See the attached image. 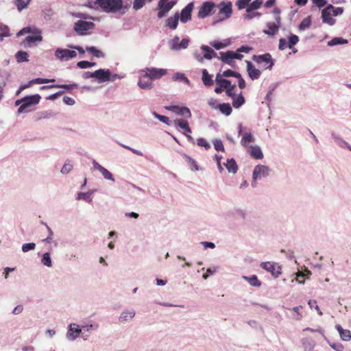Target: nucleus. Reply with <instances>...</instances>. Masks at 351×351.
<instances>
[{
    "label": "nucleus",
    "instance_id": "1",
    "mask_svg": "<svg viewBox=\"0 0 351 351\" xmlns=\"http://www.w3.org/2000/svg\"><path fill=\"white\" fill-rule=\"evenodd\" d=\"M89 8L101 10L106 13H118L121 12V0H88Z\"/></svg>",
    "mask_w": 351,
    "mask_h": 351
},
{
    "label": "nucleus",
    "instance_id": "2",
    "mask_svg": "<svg viewBox=\"0 0 351 351\" xmlns=\"http://www.w3.org/2000/svg\"><path fill=\"white\" fill-rule=\"evenodd\" d=\"M40 99L41 97L38 94L24 97L23 103L18 108L17 112L22 114L32 111L31 106L38 104Z\"/></svg>",
    "mask_w": 351,
    "mask_h": 351
},
{
    "label": "nucleus",
    "instance_id": "3",
    "mask_svg": "<svg viewBox=\"0 0 351 351\" xmlns=\"http://www.w3.org/2000/svg\"><path fill=\"white\" fill-rule=\"evenodd\" d=\"M176 0H159L157 5L158 19L165 17L168 12L176 5Z\"/></svg>",
    "mask_w": 351,
    "mask_h": 351
},
{
    "label": "nucleus",
    "instance_id": "4",
    "mask_svg": "<svg viewBox=\"0 0 351 351\" xmlns=\"http://www.w3.org/2000/svg\"><path fill=\"white\" fill-rule=\"evenodd\" d=\"M200 49L202 51L204 52V54L203 56L201 55L200 53H199L197 51H195L193 53V57L200 63H203L204 61V59L206 60H211L213 58L217 57V53L210 47L202 45L200 47Z\"/></svg>",
    "mask_w": 351,
    "mask_h": 351
},
{
    "label": "nucleus",
    "instance_id": "5",
    "mask_svg": "<svg viewBox=\"0 0 351 351\" xmlns=\"http://www.w3.org/2000/svg\"><path fill=\"white\" fill-rule=\"evenodd\" d=\"M216 7L215 3L212 1H206L199 8L197 12V17L199 19H205L215 12V8Z\"/></svg>",
    "mask_w": 351,
    "mask_h": 351
},
{
    "label": "nucleus",
    "instance_id": "6",
    "mask_svg": "<svg viewBox=\"0 0 351 351\" xmlns=\"http://www.w3.org/2000/svg\"><path fill=\"white\" fill-rule=\"evenodd\" d=\"M142 71L145 72L143 77H147L150 80L160 79L162 76L165 75L167 72V69L154 67L145 68Z\"/></svg>",
    "mask_w": 351,
    "mask_h": 351
},
{
    "label": "nucleus",
    "instance_id": "7",
    "mask_svg": "<svg viewBox=\"0 0 351 351\" xmlns=\"http://www.w3.org/2000/svg\"><path fill=\"white\" fill-rule=\"evenodd\" d=\"M217 7L219 8L218 14H224V17L218 19L217 21H222L231 17L232 14V3L231 1H223L218 4Z\"/></svg>",
    "mask_w": 351,
    "mask_h": 351
},
{
    "label": "nucleus",
    "instance_id": "8",
    "mask_svg": "<svg viewBox=\"0 0 351 351\" xmlns=\"http://www.w3.org/2000/svg\"><path fill=\"white\" fill-rule=\"evenodd\" d=\"M331 9H333L332 4L327 5L321 12V19L323 23H326L330 26H332L335 24L336 20L332 18V13Z\"/></svg>",
    "mask_w": 351,
    "mask_h": 351
},
{
    "label": "nucleus",
    "instance_id": "9",
    "mask_svg": "<svg viewBox=\"0 0 351 351\" xmlns=\"http://www.w3.org/2000/svg\"><path fill=\"white\" fill-rule=\"evenodd\" d=\"M252 60L258 64L265 63L267 65L265 69H271L274 65V61L269 53L262 55H254Z\"/></svg>",
    "mask_w": 351,
    "mask_h": 351
},
{
    "label": "nucleus",
    "instance_id": "10",
    "mask_svg": "<svg viewBox=\"0 0 351 351\" xmlns=\"http://www.w3.org/2000/svg\"><path fill=\"white\" fill-rule=\"evenodd\" d=\"M194 9V3H189L182 10L179 14V20L182 23H186L190 21L192 19V12Z\"/></svg>",
    "mask_w": 351,
    "mask_h": 351
},
{
    "label": "nucleus",
    "instance_id": "11",
    "mask_svg": "<svg viewBox=\"0 0 351 351\" xmlns=\"http://www.w3.org/2000/svg\"><path fill=\"white\" fill-rule=\"evenodd\" d=\"M94 27L93 22L80 20L75 23L74 30L80 35H84L86 31L93 29Z\"/></svg>",
    "mask_w": 351,
    "mask_h": 351
},
{
    "label": "nucleus",
    "instance_id": "12",
    "mask_svg": "<svg viewBox=\"0 0 351 351\" xmlns=\"http://www.w3.org/2000/svg\"><path fill=\"white\" fill-rule=\"evenodd\" d=\"M55 56L60 60H68L69 59L75 58L77 53L74 50L57 48L55 51Z\"/></svg>",
    "mask_w": 351,
    "mask_h": 351
},
{
    "label": "nucleus",
    "instance_id": "13",
    "mask_svg": "<svg viewBox=\"0 0 351 351\" xmlns=\"http://www.w3.org/2000/svg\"><path fill=\"white\" fill-rule=\"evenodd\" d=\"M215 82L217 86L215 87V92L217 94L221 93L225 88H228L230 86V81L223 78L220 73L216 75Z\"/></svg>",
    "mask_w": 351,
    "mask_h": 351
},
{
    "label": "nucleus",
    "instance_id": "14",
    "mask_svg": "<svg viewBox=\"0 0 351 351\" xmlns=\"http://www.w3.org/2000/svg\"><path fill=\"white\" fill-rule=\"evenodd\" d=\"M165 108L176 114L182 116L184 118H189L191 116V113L189 108L185 106H166Z\"/></svg>",
    "mask_w": 351,
    "mask_h": 351
},
{
    "label": "nucleus",
    "instance_id": "15",
    "mask_svg": "<svg viewBox=\"0 0 351 351\" xmlns=\"http://www.w3.org/2000/svg\"><path fill=\"white\" fill-rule=\"evenodd\" d=\"M111 72L109 69H99L95 71V78L99 83L110 81Z\"/></svg>",
    "mask_w": 351,
    "mask_h": 351
},
{
    "label": "nucleus",
    "instance_id": "16",
    "mask_svg": "<svg viewBox=\"0 0 351 351\" xmlns=\"http://www.w3.org/2000/svg\"><path fill=\"white\" fill-rule=\"evenodd\" d=\"M261 267L267 270V271L270 272L273 276L275 278L278 277V276L280 274V267L275 263H271V262H266V263H262L261 265Z\"/></svg>",
    "mask_w": 351,
    "mask_h": 351
},
{
    "label": "nucleus",
    "instance_id": "17",
    "mask_svg": "<svg viewBox=\"0 0 351 351\" xmlns=\"http://www.w3.org/2000/svg\"><path fill=\"white\" fill-rule=\"evenodd\" d=\"M269 169L265 165H257L253 171L254 180L261 179L269 175Z\"/></svg>",
    "mask_w": 351,
    "mask_h": 351
},
{
    "label": "nucleus",
    "instance_id": "18",
    "mask_svg": "<svg viewBox=\"0 0 351 351\" xmlns=\"http://www.w3.org/2000/svg\"><path fill=\"white\" fill-rule=\"evenodd\" d=\"M245 62L247 64L246 69L249 77L252 80H258L261 75V71L258 69H256L254 64L250 61L246 60Z\"/></svg>",
    "mask_w": 351,
    "mask_h": 351
},
{
    "label": "nucleus",
    "instance_id": "19",
    "mask_svg": "<svg viewBox=\"0 0 351 351\" xmlns=\"http://www.w3.org/2000/svg\"><path fill=\"white\" fill-rule=\"evenodd\" d=\"M93 165L94 169L99 171L105 179L114 181L112 174L108 169L97 162L95 160L93 161Z\"/></svg>",
    "mask_w": 351,
    "mask_h": 351
},
{
    "label": "nucleus",
    "instance_id": "20",
    "mask_svg": "<svg viewBox=\"0 0 351 351\" xmlns=\"http://www.w3.org/2000/svg\"><path fill=\"white\" fill-rule=\"evenodd\" d=\"M34 35L27 36L25 40L22 42V44L25 47H31L32 43L36 41H42L43 36L40 33H35Z\"/></svg>",
    "mask_w": 351,
    "mask_h": 351
},
{
    "label": "nucleus",
    "instance_id": "21",
    "mask_svg": "<svg viewBox=\"0 0 351 351\" xmlns=\"http://www.w3.org/2000/svg\"><path fill=\"white\" fill-rule=\"evenodd\" d=\"M266 25L269 29H264L263 33L268 36H274L278 32L281 23L275 21V23H267Z\"/></svg>",
    "mask_w": 351,
    "mask_h": 351
},
{
    "label": "nucleus",
    "instance_id": "22",
    "mask_svg": "<svg viewBox=\"0 0 351 351\" xmlns=\"http://www.w3.org/2000/svg\"><path fill=\"white\" fill-rule=\"evenodd\" d=\"M220 59L221 61L230 66H233L234 64V59H233V55L234 51H228L226 52H220Z\"/></svg>",
    "mask_w": 351,
    "mask_h": 351
},
{
    "label": "nucleus",
    "instance_id": "23",
    "mask_svg": "<svg viewBox=\"0 0 351 351\" xmlns=\"http://www.w3.org/2000/svg\"><path fill=\"white\" fill-rule=\"evenodd\" d=\"M77 87H78V84L73 83V84H71L45 85V86L40 87V90H46V89L56 88H64L69 91L73 88H77Z\"/></svg>",
    "mask_w": 351,
    "mask_h": 351
},
{
    "label": "nucleus",
    "instance_id": "24",
    "mask_svg": "<svg viewBox=\"0 0 351 351\" xmlns=\"http://www.w3.org/2000/svg\"><path fill=\"white\" fill-rule=\"evenodd\" d=\"M80 332L81 329L79 328V326L75 324H71L69 326L67 337L71 340H74L77 337L80 335Z\"/></svg>",
    "mask_w": 351,
    "mask_h": 351
},
{
    "label": "nucleus",
    "instance_id": "25",
    "mask_svg": "<svg viewBox=\"0 0 351 351\" xmlns=\"http://www.w3.org/2000/svg\"><path fill=\"white\" fill-rule=\"evenodd\" d=\"M179 21V14L176 13L173 16L169 17L165 22V25L169 29L174 30L177 28Z\"/></svg>",
    "mask_w": 351,
    "mask_h": 351
},
{
    "label": "nucleus",
    "instance_id": "26",
    "mask_svg": "<svg viewBox=\"0 0 351 351\" xmlns=\"http://www.w3.org/2000/svg\"><path fill=\"white\" fill-rule=\"evenodd\" d=\"M247 152L250 155L251 157L255 159H262L263 158V154L261 148L258 146H250L247 149Z\"/></svg>",
    "mask_w": 351,
    "mask_h": 351
},
{
    "label": "nucleus",
    "instance_id": "27",
    "mask_svg": "<svg viewBox=\"0 0 351 351\" xmlns=\"http://www.w3.org/2000/svg\"><path fill=\"white\" fill-rule=\"evenodd\" d=\"M173 124L176 127L182 130L183 132H191L188 121L184 119H176L173 121Z\"/></svg>",
    "mask_w": 351,
    "mask_h": 351
},
{
    "label": "nucleus",
    "instance_id": "28",
    "mask_svg": "<svg viewBox=\"0 0 351 351\" xmlns=\"http://www.w3.org/2000/svg\"><path fill=\"white\" fill-rule=\"evenodd\" d=\"M202 80L204 84L206 86H210L213 84L214 82L212 78V75L208 73L206 69H202Z\"/></svg>",
    "mask_w": 351,
    "mask_h": 351
},
{
    "label": "nucleus",
    "instance_id": "29",
    "mask_svg": "<svg viewBox=\"0 0 351 351\" xmlns=\"http://www.w3.org/2000/svg\"><path fill=\"white\" fill-rule=\"evenodd\" d=\"M231 98L232 99V106L235 108H239L245 103V98L241 93L238 95L235 94L234 96Z\"/></svg>",
    "mask_w": 351,
    "mask_h": 351
},
{
    "label": "nucleus",
    "instance_id": "30",
    "mask_svg": "<svg viewBox=\"0 0 351 351\" xmlns=\"http://www.w3.org/2000/svg\"><path fill=\"white\" fill-rule=\"evenodd\" d=\"M337 330L339 331L341 338L343 341H349L351 339V332L349 330H344L340 325L336 326Z\"/></svg>",
    "mask_w": 351,
    "mask_h": 351
},
{
    "label": "nucleus",
    "instance_id": "31",
    "mask_svg": "<svg viewBox=\"0 0 351 351\" xmlns=\"http://www.w3.org/2000/svg\"><path fill=\"white\" fill-rule=\"evenodd\" d=\"M35 33H40V30L34 27H25L21 29L16 34L17 36H23L25 34H35Z\"/></svg>",
    "mask_w": 351,
    "mask_h": 351
},
{
    "label": "nucleus",
    "instance_id": "32",
    "mask_svg": "<svg viewBox=\"0 0 351 351\" xmlns=\"http://www.w3.org/2000/svg\"><path fill=\"white\" fill-rule=\"evenodd\" d=\"M225 166L230 173H235L237 171L238 166L234 159L227 160Z\"/></svg>",
    "mask_w": 351,
    "mask_h": 351
},
{
    "label": "nucleus",
    "instance_id": "33",
    "mask_svg": "<svg viewBox=\"0 0 351 351\" xmlns=\"http://www.w3.org/2000/svg\"><path fill=\"white\" fill-rule=\"evenodd\" d=\"M263 3V0H254L251 3H249V5L247 6L245 12H251L254 10H256L261 7Z\"/></svg>",
    "mask_w": 351,
    "mask_h": 351
},
{
    "label": "nucleus",
    "instance_id": "34",
    "mask_svg": "<svg viewBox=\"0 0 351 351\" xmlns=\"http://www.w3.org/2000/svg\"><path fill=\"white\" fill-rule=\"evenodd\" d=\"M218 108L222 114L226 116L230 115L232 111V107L228 103H223L219 104Z\"/></svg>",
    "mask_w": 351,
    "mask_h": 351
},
{
    "label": "nucleus",
    "instance_id": "35",
    "mask_svg": "<svg viewBox=\"0 0 351 351\" xmlns=\"http://www.w3.org/2000/svg\"><path fill=\"white\" fill-rule=\"evenodd\" d=\"M172 80L173 81L183 82L184 84H186L187 85L190 84L189 80L182 73H180V72L176 73L175 74H173V75L172 77Z\"/></svg>",
    "mask_w": 351,
    "mask_h": 351
},
{
    "label": "nucleus",
    "instance_id": "36",
    "mask_svg": "<svg viewBox=\"0 0 351 351\" xmlns=\"http://www.w3.org/2000/svg\"><path fill=\"white\" fill-rule=\"evenodd\" d=\"M28 57H29V54L26 51H19L15 54V58L16 59V61L19 63L24 62H28L29 61Z\"/></svg>",
    "mask_w": 351,
    "mask_h": 351
},
{
    "label": "nucleus",
    "instance_id": "37",
    "mask_svg": "<svg viewBox=\"0 0 351 351\" xmlns=\"http://www.w3.org/2000/svg\"><path fill=\"white\" fill-rule=\"evenodd\" d=\"M348 40L341 37H335L328 42V46L333 47L338 45L347 44Z\"/></svg>",
    "mask_w": 351,
    "mask_h": 351
},
{
    "label": "nucleus",
    "instance_id": "38",
    "mask_svg": "<svg viewBox=\"0 0 351 351\" xmlns=\"http://www.w3.org/2000/svg\"><path fill=\"white\" fill-rule=\"evenodd\" d=\"M311 24V17L310 16H308L305 19H304L300 24L298 26V29L300 31H304L307 28L310 27Z\"/></svg>",
    "mask_w": 351,
    "mask_h": 351
},
{
    "label": "nucleus",
    "instance_id": "39",
    "mask_svg": "<svg viewBox=\"0 0 351 351\" xmlns=\"http://www.w3.org/2000/svg\"><path fill=\"white\" fill-rule=\"evenodd\" d=\"M86 49L87 51L91 53L94 56H95L97 58H104V56H105V54L102 51L97 49L94 46L87 47L86 48Z\"/></svg>",
    "mask_w": 351,
    "mask_h": 351
},
{
    "label": "nucleus",
    "instance_id": "40",
    "mask_svg": "<svg viewBox=\"0 0 351 351\" xmlns=\"http://www.w3.org/2000/svg\"><path fill=\"white\" fill-rule=\"evenodd\" d=\"M10 36L9 27L7 25H0V42L3 41L5 37Z\"/></svg>",
    "mask_w": 351,
    "mask_h": 351
},
{
    "label": "nucleus",
    "instance_id": "41",
    "mask_svg": "<svg viewBox=\"0 0 351 351\" xmlns=\"http://www.w3.org/2000/svg\"><path fill=\"white\" fill-rule=\"evenodd\" d=\"M135 312L134 311H125L121 313V316L119 317V319L122 322L128 321L133 318Z\"/></svg>",
    "mask_w": 351,
    "mask_h": 351
},
{
    "label": "nucleus",
    "instance_id": "42",
    "mask_svg": "<svg viewBox=\"0 0 351 351\" xmlns=\"http://www.w3.org/2000/svg\"><path fill=\"white\" fill-rule=\"evenodd\" d=\"M252 286L254 287H260L261 283L258 279L256 275H253L250 277L244 276L243 277Z\"/></svg>",
    "mask_w": 351,
    "mask_h": 351
},
{
    "label": "nucleus",
    "instance_id": "43",
    "mask_svg": "<svg viewBox=\"0 0 351 351\" xmlns=\"http://www.w3.org/2000/svg\"><path fill=\"white\" fill-rule=\"evenodd\" d=\"M179 40H180L179 37L176 36L173 39H171L169 42V45L171 49L174 50V51H179V47H178L179 44H180Z\"/></svg>",
    "mask_w": 351,
    "mask_h": 351
},
{
    "label": "nucleus",
    "instance_id": "44",
    "mask_svg": "<svg viewBox=\"0 0 351 351\" xmlns=\"http://www.w3.org/2000/svg\"><path fill=\"white\" fill-rule=\"evenodd\" d=\"M29 2L30 0H27L26 2L24 0H16L15 5L17 7L18 10L21 12L27 7Z\"/></svg>",
    "mask_w": 351,
    "mask_h": 351
},
{
    "label": "nucleus",
    "instance_id": "45",
    "mask_svg": "<svg viewBox=\"0 0 351 351\" xmlns=\"http://www.w3.org/2000/svg\"><path fill=\"white\" fill-rule=\"evenodd\" d=\"M299 41V38L297 35L291 34L289 37V40L287 42L288 43V48L292 49Z\"/></svg>",
    "mask_w": 351,
    "mask_h": 351
},
{
    "label": "nucleus",
    "instance_id": "46",
    "mask_svg": "<svg viewBox=\"0 0 351 351\" xmlns=\"http://www.w3.org/2000/svg\"><path fill=\"white\" fill-rule=\"evenodd\" d=\"M138 85L143 89H149L152 86V82L150 80L147 81L139 80Z\"/></svg>",
    "mask_w": 351,
    "mask_h": 351
},
{
    "label": "nucleus",
    "instance_id": "47",
    "mask_svg": "<svg viewBox=\"0 0 351 351\" xmlns=\"http://www.w3.org/2000/svg\"><path fill=\"white\" fill-rule=\"evenodd\" d=\"M152 114L156 118H157L158 120H160L162 123H164L168 125H171V121L167 117L158 114L156 112H153Z\"/></svg>",
    "mask_w": 351,
    "mask_h": 351
},
{
    "label": "nucleus",
    "instance_id": "48",
    "mask_svg": "<svg viewBox=\"0 0 351 351\" xmlns=\"http://www.w3.org/2000/svg\"><path fill=\"white\" fill-rule=\"evenodd\" d=\"M55 82V79H46V78H40L38 77L36 79H34L30 81V83L33 84H47L49 82Z\"/></svg>",
    "mask_w": 351,
    "mask_h": 351
},
{
    "label": "nucleus",
    "instance_id": "49",
    "mask_svg": "<svg viewBox=\"0 0 351 351\" xmlns=\"http://www.w3.org/2000/svg\"><path fill=\"white\" fill-rule=\"evenodd\" d=\"M209 44H210V46H212L213 47H214L217 50H219V49H223V48H225L227 46L226 43H223L216 41V40L211 41V42H210Z\"/></svg>",
    "mask_w": 351,
    "mask_h": 351
},
{
    "label": "nucleus",
    "instance_id": "50",
    "mask_svg": "<svg viewBox=\"0 0 351 351\" xmlns=\"http://www.w3.org/2000/svg\"><path fill=\"white\" fill-rule=\"evenodd\" d=\"M251 0H238L236 3L239 10H243L247 8Z\"/></svg>",
    "mask_w": 351,
    "mask_h": 351
},
{
    "label": "nucleus",
    "instance_id": "51",
    "mask_svg": "<svg viewBox=\"0 0 351 351\" xmlns=\"http://www.w3.org/2000/svg\"><path fill=\"white\" fill-rule=\"evenodd\" d=\"M146 3V0H134L133 9L138 10L141 9Z\"/></svg>",
    "mask_w": 351,
    "mask_h": 351
},
{
    "label": "nucleus",
    "instance_id": "52",
    "mask_svg": "<svg viewBox=\"0 0 351 351\" xmlns=\"http://www.w3.org/2000/svg\"><path fill=\"white\" fill-rule=\"evenodd\" d=\"M42 263L47 267L51 266V261L50 258V254L48 252H46L43 254V258L41 260Z\"/></svg>",
    "mask_w": 351,
    "mask_h": 351
},
{
    "label": "nucleus",
    "instance_id": "53",
    "mask_svg": "<svg viewBox=\"0 0 351 351\" xmlns=\"http://www.w3.org/2000/svg\"><path fill=\"white\" fill-rule=\"evenodd\" d=\"M261 13L258 12H253V11H252L251 12H246L243 15V19H247V20H251L254 17H261Z\"/></svg>",
    "mask_w": 351,
    "mask_h": 351
},
{
    "label": "nucleus",
    "instance_id": "54",
    "mask_svg": "<svg viewBox=\"0 0 351 351\" xmlns=\"http://www.w3.org/2000/svg\"><path fill=\"white\" fill-rule=\"evenodd\" d=\"M132 1L130 0H121V11L123 10L122 13H125L131 6Z\"/></svg>",
    "mask_w": 351,
    "mask_h": 351
},
{
    "label": "nucleus",
    "instance_id": "55",
    "mask_svg": "<svg viewBox=\"0 0 351 351\" xmlns=\"http://www.w3.org/2000/svg\"><path fill=\"white\" fill-rule=\"evenodd\" d=\"M235 88H236V84H232L230 83V86L228 88H225V89H224L226 90V94L230 97H234L235 95V93H234Z\"/></svg>",
    "mask_w": 351,
    "mask_h": 351
},
{
    "label": "nucleus",
    "instance_id": "56",
    "mask_svg": "<svg viewBox=\"0 0 351 351\" xmlns=\"http://www.w3.org/2000/svg\"><path fill=\"white\" fill-rule=\"evenodd\" d=\"M309 306L311 308H315L317 313L319 315H322L323 313L321 311L319 306L317 305V301L315 300H309L308 302Z\"/></svg>",
    "mask_w": 351,
    "mask_h": 351
},
{
    "label": "nucleus",
    "instance_id": "57",
    "mask_svg": "<svg viewBox=\"0 0 351 351\" xmlns=\"http://www.w3.org/2000/svg\"><path fill=\"white\" fill-rule=\"evenodd\" d=\"M36 244L34 243H25L22 245V250L23 252H27L29 250H34Z\"/></svg>",
    "mask_w": 351,
    "mask_h": 351
},
{
    "label": "nucleus",
    "instance_id": "58",
    "mask_svg": "<svg viewBox=\"0 0 351 351\" xmlns=\"http://www.w3.org/2000/svg\"><path fill=\"white\" fill-rule=\"evenodd\" d=\"M72 169L73 165L70 162H65L61 169V173L63 174L68 173L72 170Z\"/></svg>",
    "mask_w": 351,
    "mask_h": 351
},
{
    "label": "nucleus",
    "instance_id": "59",
    "mask_svg": "<svg viewBox=\"0 0 351 351\" xmlns=\"http://www.w3.org/2000/svg\"><path fill=\"white\" fill-rule=\"evenodd\" d=\"M213 144H214L215 149L217 151H222V152L224 151L223 145L222 141L221 140H217V139L215 140L213 142Z\"/></svg>",
    "mask_w": 351,
    "mask_h": 351
},
{
    "label": "nucleus",
    "instance_id": "60",
    "mask_svg": "<svg viewBox=\"0 0 351 351\" xmlns=\"http://www.w3.org/2000/svg\"><path fill=\"white\" fill-rule=\"evenodd\" d=\"M272 13L275 15V21L278 23H281V17L280 16L281 10L279 8L276 7L273 10Z\"/></svg>",
    "mask_w": 351,
    "mask_h": 351
},
{
    "label": "nucleus",
    "instance_id": "61",
    "mask_svg": "<svg viewBox=\"0 0 351 351\" xmlns=\"http://www.w3.org/2000/svg\"><path fill=\"white\" fill-rule=\"evenodd\" d=\"M343 11H344V9L342 7L335 8L333 6V9H331L332 16H337L342 14Z\"/></svg>",
    "mask_w": 351,
    "mask_h": 351
},
{
    "label": "nucleus",
    "instance_id": "62",
    "mask_svg": "<svg viewBox=\"0 0 351 351\" xmlns=\"http://www.w3.org/2000/svg\"><path fill=\"white\" fill-rule=\"evenodd\" d=\"M197 145L201 147H204L206 149H208L210 147V144L204 138H198Z\"/></svg>",
    "mask_w": 351,
    "mask_h": 351
},
{
    "label": "nucleus",
    "instance_id": "63",
    "mask_svg": "<svg viewBox=\"0 0 351 351\" xmlns=\"http://www.w3.org/2000/svg\"><path fill=\"white\" fill-rule=\"evenodd\" d=\"M189 40L188 38H182L179 44V51L181 49H185L188 47Z\"/></svg>",
    "mask_w": 351,
    "mask_h": 351
},
{
    "label": "nucleus",
    "instance_id": "64",
    "mask_svg": "<svg viewBox=\"0 0 351 351\" xmlns=\"http://www.w3.org/2000/svg\"><path fill=\"white\" fill-rule=\"evenodd\" d=\"M313 3L317 5L319 8H323L327 4L326 0H311Z\"/></svg>",
    "mask_w": 351,
    "mask_h": 351
}]
</instances>
